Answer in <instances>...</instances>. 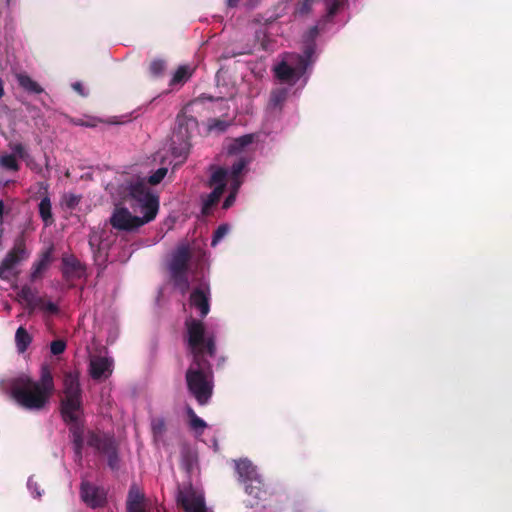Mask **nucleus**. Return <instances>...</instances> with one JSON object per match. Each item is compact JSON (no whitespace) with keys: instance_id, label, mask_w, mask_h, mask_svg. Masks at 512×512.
<instances>
[{"instance_id":"49530a36","label":"nucleus","mask_w":512,"mask_h":512,"mask_svg":"<svg viewBox=\"0 0 512 512\" xmlns=\"http://www.w3.org/2000/svg\"><path fill=\"white\" fill-rule=\"evenodd\" d=\"M186 384L188 391L192 393V367H189L186 371Z\"/></svg>"},{"instance_id":"e433bc0d","label":"nucleus","mask_w":512,"mask_h":512,"mask_svg":"<svg viewBox=\"0 0 512 512\" xmlns=\"http://www.w3.org/2000/svg\"><path fill=\"white\" fill-rule=\"evenodd\" d=\"M315 0H302L296 7V13L299 15H307L311 12Z\"/></svg>"},{"instance_id":"a211bd4d","label":"nucleus","mask_w":512,"mask_h":512,"mask_svg":"<svg viewBox=\"0 0 512 512\" xmlns=\"http://www.w3.org/2000/svg\"><path fill=\"white\" fill-rule=\"evenodd\" d=\"M16 79L19 85L29 93L39 94L43 91L42 87L25 73H17Z\"/></svg>"},{"instance_id":"f3484780","label":"nucleus","mask_w":512,"mask_h":512,"mask_svg":"<svg viewBox=\"0 0 512 512\" xmlns=\"http://www.w3.org/2000/svg\"><path fill=\"white\" fill-rule=\"evenodd\" d=\"M245 491L248 495L252 496L256 500H265L268 495L267 489L261 477H259V483H255L254 481L247 483L245 485Z\"/></svg>"},{"instance_id":"f03ea898","label":"nucleus","mask_w":512,"mask_h":512,"mask_svg":"<svg viewBox=\"0 0 512 512\" xmlns=\"http://www.w3.org/2000/svg\"><path fill=\"white\" fill-rule=\"evenodd\" d=\"M214 332L206 331L201 320L193 322V347H194V399L199 405L209 403L214 391V378L211 365L207 361L200 362L199 357H214L216 354Z\"/></svg>"},{"instance_id":"0eeeda50","label":"nucleus","mask_w":512,"mask_h":512,"mask_svg":"<svg viewBox=\"0 0 512 512\" xmlns=\"http://www.w3.org/2000/svg\"><path fill=\"white\" fill-rule=\"evenodd\" d=\"M204 256V252L197 250L194 246V260ZM211 290L209 282L205 278L204 266L201 265L200 272L194 264V309L199 311L200 317L205 318L210 312Z\"/></svg>"},{"instance_id":"a19ab883","label":"nucleus","mask_w":512,"mask_h":512,"mask_svg":"<svg viewBox=\"0 0 512 512\" xmlns=\"http://www.w3.org/2000/svg\"><path fill=\"white\" fill-rule=\"evenodd\" d=\"M314 50H315V44L314 43H309L306 47H305V50H304V55H299L298 56V64L300 65V57H303L306 59V67L308 66V61L309 59L312 57V55L314 54Z\"/></svg>"},{"instance_id":"de8ad7c7","label":"nucleus","mask_w":512,"mask_h":512,"mask_svg":"<svg viewBox=\"0 0 512 512\" xmlns=\"http://www.w3.org/2000/svg\"><path fill=\"white\" fill-rule=\"evenodd\" d=\"M339 8L338 1L334 0L328 7V15L333 16L336 14L337 10Z\"/></svg>"},{"instance_id":"2f4dec72","label":"nucleus","mask_w":512,"mask_h":512,"mask_svg":"<svg viewBox=\"0 0 512 512\" xmlns=\"http://www.w3.org/2000/svg\"><path fill=\"white\" fill-rule=\"evenodd\" d=\"M185 345L187 351L192 352V316H188L185 320Z\"/></svg>"},{"instance_id":"13d9d810","label":"nucleus","mask_w":512,"mask_h":512,"mask_svg":"<svg viewBox=\"0 0 512 512\" xmlns=\"http://www.w3.org/2000/svg\"><path fill=\"white\" fill-rule=\"evenodd\" d=\"M31 166H32V167H29L30 169H32V170H34V171H37V170H38V165L34 162V160H33V159H32Z\"/></svg>"},{"instance_id":"5fc2aeb1","label":"nucleus","mask_w":512,"mask_h":512,"mask_svg":"<svg viewBox=\"0 0 512 512\" xmlns=\"http://www.w3.org/2000/svg\"><path fill=\"white\" fill-rule=\"evenodd\" d=\"M260 2L261 0H248V6L253 8L257 6Z\"/></svg>"},{"instance_id":"9d476101","label":"nucleus","mask_w":512,"mask_h":512,"mask_svg":"<svg viewBox=\"0 0 512 512\" xmlns=\"http://www.w3.org/2000/svg\"><path fill=\"white\" fill-rule=\"evenodd\" d=\"M80 496L81 500L93 509L104 506L107 500L106 490L88 481H82Z\"/></svg>"},{"instance_id":"39448f33","label":"nucleus","mask_w":512,"mask_h":512,"mask_svg":"<svg viewBox=\"0 0 512 512\" xmlns=\"http://www.w3.org/2000/svg\"><path fill=\"white\" fill-rule=\"evenodd\" d=\"M54 388L53 377L48 368L42 369L39 381L28 376L15 379L11 386L12 397L29 410H39L45 406Z\"/></svg>"},{"instance_id":"cd10ccee","label":"nucleus","mask_w":512,"mask_h":512,"mask_svg":"<svg viewBox=\"0 0 512 512\" xmlns=\"http://www.w3.org/2000/svg\"><path fill=\"white\" fill-rule=\"evenodd\" d=\"M63 264L65 267V272H74L76 275H71L72 277H80V263L73 256H66L63 258Z\"/></svg>"},{"instance_id":"393cba45","label":"nucleus","mask_w":512,"mask_h":512,"mask_svg":"<svg viewBox=\"0 0 512 512\" xmlns=\"http://www.w3.org/2000/svg\"><path fill=\"white\" fill-rule=\"evenodd\" d=\"M227 171L224 168H217L211 175L210 186L221 187L222 190L226 186Z\"/></svg>"},{"instance_id":"ddd939ff","label":"nucleus","mask_w":512,"mask_h":512,"mask_svg":"<svg viewBox=\"0 0 512 512\" xmlns=\"http://www.w3.org/2000/svg\"><path fill=\"white\" fill-rule=\"evenodd\" d=\"M128 512H160L158 508L146 501L144 495L135 486L131 487L127 498Z\"/></svg>"},{"instance_id":"603ef678","label":"nucleus","mask_w":512,"mask_h":512,"mask_svg":"<svg viewBox=\"0 0 512 512\" xmlns=\"http://www.w3.org/2000/svg\"><path fill=\"white\" fill-rule=\"evenodd\" d=\"M200 98H201V99H208V100H217V101H218V100H223V99H224V97H223V96H221V95H218V96H208V97H206V96L202 95Z\"/></svg>"},{"instance_id":"423d86ee","label":"nucleus","mask_w":512,"mask_h":512,"mask_svg":"<svg viewBox=\"0 0 512 512\" xmlns=\"http://www.w3.org/2000/svg\"><path fill=\"white\" fill-rule=\"evenodd\" d=\"M167 269L174 289L183 296L187 295L188 305L192 306V291L190 289L192 246L189 242L180 243L171 252L167 261Z\"/></svg>"},{"instance_id":"72a5a7b5","label":"nucleus","mask_w":512,"mask_h":512,"mask_svg":"<svg viewBox=\"0 0 512 512\" xmlns=\"http://www.w3.org/2000/svg\"><path fill=\"white\" fill-rule=\"evenodd\" d=\"M165 68H166V64L163 60L155 59L150 64V73L154 77H158V76L162 75Z\"/></svg>"},{"instance_id":"37998d69","label":"nucleus","mask_w":512,"mask_h":512,"mask_svg":"<svg viewBox=\"0 0 512 512\" xmlns=\"http://www.w3.org/2000/svg\"><path fill=\"white\" fill-rule=\"evenodd\" d=\"M228 126H229L228 122L219 120V119H215L213 124L210 125V129H215L219 132H224Z\"/></svg>"},{"instance_id":"ea45409f","label":"nucleus","mask_w":512,"mask_h":512,"mask_svg":"<svg viewBox=\"0 0 512 512\" xmlns=\"http://www.w3.org/2000/svg\"><path fill=\"white\" fill-rule=\"evenodd\" d=\"M79 200V196L74 194H67L63 198V205L71 209L79 203Z\"/></svg>"},{"instance_id":"a878e982","label":"nucleus","mask_w":512,"mask_h":512,"mask_svg":"<svg viewBox=\"0 0 512 512\" xmlns=\"http://www.w3.org/2000/svg\"><path fill=\"white\" fill-rule=\"evenodd\" d=\"M39 213L45 225L52 222L51 202L48 197H44L39 203Z\"/></svg>"},{"instance_id":"1a4fd4ad","label":"nucleus","mask_w":512,"mask_h":512,"mask_svg":"<svg viewBox=\"0 0 512 512\" xmlns=\"http://www.w3.org/2000/svg\"><path fill=\"white\" fill-rule=\"evenodd\" d=\"M27 258L28 253L23 246L14 247L0 264V278L8 281L14 279L20 272V264Z\"/></svg>"},{"instance_id":"f704fd0d","label":"nucleus","mask_w":512,"mask_h":512,"mask_svg":"<svg viewBox=\"0 0 512 512\" xmlns=\"http://www.w3.org/2000/svg\"><path fill=\"white\" fill-rule=\"evenodd\" d=\"M240 186L239 182H235L233 184L232 190L230 191L229 195L225 198L223 202V209H228L235 203L236 200V194L238 192V188Z\"/></svg>"},{"instance_id":"9b49d317","label":"nucleus","mask_w":512,"mask_h":512,"mask_svg":"<svg viewBox=\"0 0 512 512\" xmlns=\"http://www.w3.org/2000/svg\"><path fill=\"white\" fill-rule=\"evenodd\" d=\"M306 70V59L300 57V65L297 67H291L286 62L278 64L274 71L275 76L282 82L287 84H295Z\"/></svg>"},{"instance_id":"aec40b11","label":"nucleus","mask_w":512,"mask_h":512,"mask_svg":"<svg viewBox=\"0 0 512 512\" xmlns=\"http://www.w3.org/2000/svg\"><path fill=\"white\" fill-rule=\"evenodd\" d=\"M288 96V90L286 88H277L270 94L269 107L271 109L281 110Z\"/></svg>"},{"instance_id":"4d7b16f0","label":"nucleus","mask_w":512,"mask_h":512,"mask_svg":"<svg viewBox=\"0 0 512 512\" xmlns=\"http://www.w3.org/2000/svg\"><path fill=\"white\" fill-rule=\"evenodd\" d=\"M97 241V238L96 236H91L90 239H89V244L91 246V248L93 249L94 245H95V242Z\"/></svg>"},{"instance_id":"58836bf2","label":"nucleus","mask_w":512,"mask_h":512,"mask_svg":"<svg viewBox=\"0 0 512 512\" xmlns=\"http://www.w3.org/2000/svg\"><path fill=\"white\" fill-rule=\"evenodd\" d=\"M27 487L32 495V497L34 498H40L42 496V492L37 484V482H35L33 480V478H29L28 479V482H27Z\"/></svg>"},{"instance_id":"412c9836","label":"nucleus","mask_w":512,"mask_h":512,"mask_svg":"<svg viewBox=\"0 0 512 512\" xmlns=\"http://www.w3.org/2000/svg\"><path fill=\"white\" fill-rule=\"evenodd\" d=\"M224 190L221 187H215L213 191L208 195L207 199L203 203L202 214L208 216L211 208L218 203Z\"/></svg>"},{"instance_id":"f257e3e1","label":"nucleus","mask_w":512,"mask_h":512,"mask_svg":"<svg viewBox=\"0 0 512 512\" xmlns=\"http://www.w3.org/2000/svg\"><path fill=\"white\" fill-rule=\"evenodd\" d=\"M145 178L126 184H109L114 199L110 224L119 231H134L152 221L159 210V197L144 186Z\"/></svg>"},{"instance_id":"4be33fe9","label":"nucleus","mask_w":512,"mask_h":512,"mask_svg":"<svg viewBox=\"0 0 512 512\" xmlns=\"http://www.w3.org/2000/svg\"><path fill=\"white\" fill-rule=\"evenodd\" d=\"M11 155L15 156V159H22L26 162L28 167H32V157L21 143L10 144Z\"/></svg>"},{"instance_id":"4c0bfd02","label":"nucleus","mask_w":512,"mask_h":512,"mask_svg":"<svg viewBox=\"0 0 512 512\" xmlns=\"http://www.w3.org/2000/svg\"><path fill=\"white\" fill-rule=\"evenodd\" d=\"M66 349V343L63 340H54L50 344V351L53 355L62 354Z\"/></svg>"},{"instance_id":"a18cd8bd","label":"nucleus","mask_w":512,"mask_h":512,"mask_svg":"<svg viewBox=\"0 0 512 512\" xmlns=\"http://www.w3.org/2000/svg\"><path fill=\"white\" fill-rule=\"evenodd\" d=\"M319 34L318 26H312L307 32V40L314 43V40Z\"/></svg>"},{"instance_id":"c9c22d12","label":"nucleus","mask_w":512,"mask_h":512,"mask_svg":"<svg viewBox=\"0 0 512 512\" xmlns=\"http://www.w3.org/2000/svg\"><path fill=\"white\" fill-rule=\"evenodd\" d=\"M246 165H247V160L245 158H240L235 163H233V165L231 167V174L235 180L241 175V173L245 169Z\"/></svg>"},{"instance_id":"c756f323","label":"nucleus","mask_w":512,"mask_h":512,"mask_svg":"<svg viewBox=\"0 0 512 512\" xmlns=\"http://www.w3.org/2000/svg\"><path fill=\"white\" fill-rule=\"evenodd\" d=\"M0 166L7 170L17 171L19 165L14 155L5 154L0 157Z\"/></svg>"},{"instance_id":"2eb2a0df","label":"nucleus","mask_w":512,"mask_h":512,"mask_svg":"<svg viewBox=\"0 0 512 512\" xmlns=\"http://www.w3.org/2000/svg\"><path fill=\"white\" fill-rule=\"evenodd\" d=\"M175 498L179 508L185 512H192V483L189 481L179 485Z\"/></svg>"},{"instance_id":"6e6d98bb","label":"nucleus","mask_w":512,"mask_h":512,"mask_svg":"<svg viewBox=\"0 0 512 512\" xmlns=\"http://www.w3.org/2000/svg\"><path fill=\"white\" fill-rule=\"evenodd\" d=\"M4 96V84L2 79L0 78V99Z\"/></svg>"},{"instance_id":"864d4df0","label":"nucleus","mask_w":512,"mask_h":512,"mask_svg":"<svg viewBox=\"0 0 512 512\" xmlns=\"http://www.w3.org/2000/svg\"><path fill=\"white\" fill-rule=\"evenodd\" d=\"M4 211H5L4 202L2 200H0V222H2V217L4 215Z\"/></svg>"},{"instance_id":"bb28decb","label":"nucleus","mask_w":512,"mask_h":512,"mask_svg":"<svg viewBox=\"0 0 512 512\" xmlns=\"http://www.w3.org/2000/svg\"><path fill=\"white\" fill-rule=\"evenodd\" d=\"M189 76V66L183 65L178 67V69L173 73L172 78L170 80V86L174 87L177 85H181L187 80Z\"/></svg>"},{"instance_id":"09e8293b","label":"nucleus","mask_w":512,"mask_h":512,"mask_svg":"<svg viewBox=\"0 0 512 512\" xmlns=\"http://www.w3.org/2000/svg\"><path fill=\"white\" fill-rule=\"evenodd\" d=\"M72 88L82 96H86L87 93L84 91V88L80 82H75L72 84Z\"/></svg>"},{"instance_id":"c03bdc74","label":"nucleus","mask_w":512,"mask_h":512,"mask_svg":"<svg viewBox=\"0 0 512 512\" xmlns=\"http://www.w3.org/2000/svg\"><path fill=\"white\" fill-rule=\"evenodd\" d=\"M164 421L162 419H155L152 422V430L155 435H160L164 430Z\"/></svg>"},{"instance_id":"20e7f679","label":"nucleus","mask_w":512,"mask_h":512,"mask_svg":"<svg viewBox=\"0 0 512 512\" xmlns=\"http://www.w3.org/2000/svg\"><path fill=\"white\" fill-rule=\"evenodd\" d=\"M64 395L61 399V414L63 420L70 425L76 457L80 460L84 444L82 426V396L78 375L67 373L64 377Z\"/></svg>"},{"instance_id":"79ce46f5","label":"nucleus","mask_w":512,"mask_h":512,"mask_svg":"<svg viewBox=\"0 0 512 512\" xmlns=\"http://www.w3.org/2000/svg\"><path fill=\"white\" fill-rule=\"evenodd\" d=\"M206 427V422L194 413V435H197L200 430H203Z\"/></svg>"},{"instance_id":"5701e85b","label":"nucleus","mask_w":512,"mask_h":512,"mask_svg":"<svg viewBox=\"0 0 512 512\" xmlns=\"http://www.w3.org/2000/svg\"><path fill=\"white\" fill-rule=\"evenodd\" d=\"M18 295L26 303L30 310L36 309L39 297L35 295L30 287H22Z\"/></svg>"},{"instance_id":"c85d7f7f","label":"nucleus","mask_w":512,"mask_h":512,"mask_svg":"<svg viewBox=\"0 0 512 512\" xmlns=\"http://www.w3.org/2000/svg\"><path fill=\"white\" fill-rule=\"evenodd\" d=\"M36 309L42 310L44 313L50 314V315L56 314L58 312V307L54 302H52L50 300H45L41 297H39V299L37 301Z\"/></svg>"},{"instance_id":"473e14b6","label":"nucleus","mask_w":512,"mask_h":512,"mask_svg":"<svg viewBox=\"0 0 512 512\" xmlns=\"http://www.w3.org/2000/svg\"><path fill=\"white\" fill-rule=\"evenodd\" d=\"M228 231L229 225L227 223L218 226L213 234L211 245L215 247L227 235Z\"/></svg>"},{"instance_id":"6ab92c4d","label":"nucleus","mask_w":512,"mask_h":512,"mask_svg":"<svg viewBox=\"0 0 512 512\" xmlns=\"http://www.w3.org/2000/svg\"><path fill=\"white\" fill-rule=\"evenodd\" d=\"M31 342V335L27 332V330L24 327L20 326L15 333V343L17 351L19 353H24L27 350L28 346L31 344Z\"/></svg>"},{"instance_id":"f8f14e48","label":"nucleus","mask_w":512,"mask_h":512,"mask_svg":"<svg viewBox=\"0 0 512 512\" xmlns=\"http://www.w3.org/2000/svg\"><path fill=\"white\" fill-rule=\"evenodd\" d=\"M113 372V359L107 355H95L90 359V374L93 379L108 378Z\"/></svg>"},{"instance_id":"3c124183","label":"nucleus","mask_w":512,"mask_h":512,"mask_svg":"<svg viewBox=\"0 0 512 512\" xmlns=\"http://www.w3.org/2000/svg\"><path fill=\"white\" fill-rule=\"evenodd\" d=\"M226 1V5L229 7V8H235L238 6L240 0H225Z\"/></svg>"},{"instance_id":"6e6552de","label":"nucleus","mask_w":512,"mask_h":512,"mask_svg":"<svg viewBox=\"0 0 512 512\" xmlns=\"http://www.w3.org/2000/svg\"><path fill=\"white\" fill-rule=\"evenodd\" d=\"M87 444L90 447L95 448L98 452L107 456L108 465L110 468L116 469L118 467L116 442L112 436L107 434L99 435L93 432H88Z\"/></svg>"},{"instance_id":"4468645a","label":"nucleus","mask_w":512,"mask_h":512,"mask_svg":"<svg viewBox=\"0 0 512 512\" xmlns=\"http://www.w3.org/2000/svg\"><path fill=\"white\" fill-rule=\"evenodd\" d=\"M235 467L239 476V480L245 485L251 481L259 483L260 475L258 474L256 467L252 464L251 461L247 459H241L235 462Z\"/></svg>"},{"instance_id":"7ed1b4c3","label":"nucleus","mask_w":512,"mask_h":512,"mask_svg":"<svg viewBox=\"0 0 512 512\" xmlns=\"http://www.w3.org/2000/svg\"><path fill=\"white\" fill-rule=\"evenodd\" d=\"M190 122L191 119L187 117L185 114L179 115L177 117L176 126L172 132L171 136V144L169 149L163 147L159 151L155 153L153 156V162L161 165L153 174L149 177L145 175H132L126 176L123 179H119L117 182L120 184H126L127 182H135L138 178H145L144 186L146 189L147 183L151 185L159 184L167 175L168 168L166 165L173 164L174 166L182 163L184 159L187 157L189 148H190ZM149 190L153 193V191L149 188Z\"/></svg>"},{"instance_id":"dca6fc26","label":"nucleus","mask_w":512,"mask_h":512,"mask_svg":"<svg viewBox=\"0 0 512 512\" xmlns=\"http://www.w3.org/2000/svg\"><path fill=\"white\" fill-rule=\"evenodd\" d=\"M52 260V248H47L41 253L39 259L34 262L31 271V278L35 280L49 267Z\"/></svg>"},{"instance_id":"b1692460","label":"nucleus","mask_w":512,"mask_h":512,"mask_svg":"<svg viewBox=\"0 0 512 512\" xmlns=\"http://www.w3.org/2000/svg\"><path fill=\"white\" fill-rule=\"evenodd\" d=\"M254 140V136L252 134H246L240 136L233 140V142L229 146L230 153H238L242 151L246 146L251 144Z\"/></svg>"},{"instance_id":"8fccbe9b","label":"nucleus","mask_w":512,"mask_h":512,"mask_svg":"<svg viewBox=\"0 0 512 512\" xmlns=\"http://www.w3.org/2000/svg\"><path fill=\"white\" fill-rule=\"evenodd\" d=\"M186 414H187V422L189 425L192 426V408L187 406L186 407Z\"/></svg>"},{"instance_id":"7c9ffc66","label":"nucleus","mask_w":512,"mask_h":512,"mask_svg":"<svg viewBox=\"0 0 512 512\" xmlns=\"http://www.w3.org/2000/svg\"><path fill=\"white\" fill-rule=\"evenodd\" d=\"M194 512H213L205 503L204 495L194 490Z\"/></svg>"}]
</instances>
